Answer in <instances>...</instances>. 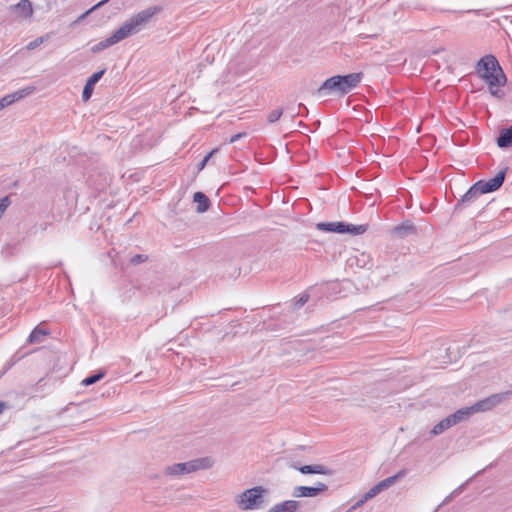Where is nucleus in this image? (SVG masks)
<instances>
[{"instance_id":"f257e3e1","label":"nucleus","mask_w":512,"mask_h":512,"mask_svg":"<svg viewBox=\"0 0 512 512\" xmlns=\"http://www.w3.org/2000/svg\"><path fill=\"white\" fill-rule=\"evenodd\" d=\"M160 10V7L151 6L138 12L137 14H134L116 31H114L111 36L92 46L91 52L99 53L102 50H105L119 43L120 41L138 33L147 23L150 22L154 15L160 12Z\"/></svg>"},{"instance_id":"f03ea898","label":"nucleus","mask_w":512,"mask_h":512,"mask_svg":"<svg viewBox=\"0 0 512 512\" xmlns=\"http://www.w3.org/2000/svg\"><path fill=\"white\" fill-rule=\"evenodd\" d=\"M362 77L361 72L332 76L326 79L315 93L318 97H325L332 93L345 95L359 85Z\"/></svg>"},{"instance_id":"7ed1b4c3","label":"nucleus","mask_w":512,"mask_h":512,"mask_svg":"<svg viewBox=\"0 0 512 512\" xmlns=\"http://www.w3.org/2000/svg\"><path fill=\"white\" fill-rule=\"evenodd\" d=\"M478 76L485 81L489 88L503 86L506 76L494 55H485L476 64Z\"/></svg>"},{"instance_id":"20e7f679","label":"nucleus","mask_w":512,"mask_h":512,"mask_svg":"<svg viewBox=\"0 0 512 512\" xmlns=\"http://www.w3.org/2000/svg\"><path fill=\"white\" fill-rule=\"evenodd\" d=\"M508 168H504L500 170L493 178L485 181L479 180L474 183L467 192L462 196V198L458 201L455 206V209H458L460 206L464 204L471 203L477 199L481 194L491 193L498 190L504 183L506 172Z\"/></svg>"},{"instance_id":"39448f33","label":"nucleus","mask_w":512,"mask_h":512,"mask_svg":"<svg viewBox=\"0 0 512 512\" xmlns=\"http://www.w3.org/2000/svg\"><path fill=\"white\" fill-rule=\"evenodd\" d=\"M267 490L262 486H255L242 492L236 498L238 507L242 510H255L264 503V494Z\"/></svg>"},{"instance_id":"423d86ee","label":"nucleus","mask_w":512,"mask_h":512,"mask_svg":"<svg viewBox=\"0 0 512 512\" xmlns=\"http://www.w3.org/2000/svg\"><path fill=\"white\" fill-rule=\"evenodd\" d=\"M210 466L209 458H200L188 462L176 463L166 468V474L172 476H179L189 474L200 469H205Z\"/></svg>"},{"instance_id":"0eeeda50","label":"nucleus","mask_w":512,"mask_h":512,"mask_svg":"<svg viewBox=\"0 0 512 512\" xmlns=\"http://www.w3.org/2000/svg\"><path fill=\"white\" fill-rule=\"evenodd\" d=\"M406 474H407V470L406 469H402L397 474H395L393 476H390V477H387L384 480L378 482L371 489H369L368 492L365 493V495L363 496V499L359 500L356 503L355 507L356 506H360L365 501L375 497L376 495H378L383 490L391 487L393 484L396 483L397 480L403 478Z\"/></svg>"},{"instance_id":"6e6552de","label":"nucleus","mask_w":512,"mask_h":512,"mask_svg":"<svg viewBox=\"0 0 512 512\" xmlns=\"http://www.w3.org/2000/svg\"><path fill=\"white\" fill-rule=\"evenodd\" d=\"M9 14L17 21L30 20L33 16V6L30 0H20L8 7Z\"/></svg>"},{"instance_id":"1a4fd4ad","label":"nucleus","mask_w":512,"mask_h":512,"mask_svg":"<svg viewBox=\"0 0 512 512\" xmlns=\"http://www.w3.org/2000/svg\"><path fill=\"white\" fill-rule=\"evenodd\" d=\"M512 395L511 391L493 394L485 399H482L474 404V410L477 412L488 411L500 403L507 400Z\"/></svg>"},{"instance_id":"9d476101","label":"nucleus","mask_w":512,"mask_h":512,"mask_svg":"<svg viewBox=\"0 0 512 512\" xmlns=\"http://www.w3.org/2000/svg\"><path fill=\"white\" fill-rule=\"evenodd\" d=\"M327 489L328 486L322 482H318L316 486H296L293 489L292 496L295 498L316 497L319 494L327 491Z\"/></svg>"},{"instance_id":"9b49d317","label":"nucleus","mask_w":512,"mask_h":512,"mask_svg":"<svg viewBox=\"0 0 512 512\" xmlns=\"http://www.w3.org/2000/svg\"><path fill=\"white\" fill-rule=\"evenodd\" d=\"M291 468L298 470L302 474H321L332 475V470L321 464L302 465L298 466L296 463L290 465Z\"/></svg>"},{"instance_id":"f8f14e48","label":"nucleus","mask_w":512,"mask_h":512,"mask_svg":"<svg viewBox=\"0 0 512 512\" xmlns=\"http://www.w3.org/2000/svg\"><path fill=\"white\" fill-rule=\"evenodd\" d=\"M105 71L106 70L103 69L98 72H95L88 78L82 91L83 101H88L91 98L95 84L102 78Z\"/></svg>"},{"instance_id":"ddd939ff","label":"nucleus","mask_w":512,"mask_h":512,"mask_svg":"<svg viewBox=\"0 0 512 512\" xmlns=\"http://www.w3.org/2000/svg\"><path fill=\"white\" fill-rule=\"evenodd\" d=\"M317 229L325 232H333L344 234L347 228V223L342 221L337 222H320L317 224Z\"/></svg>"},{"instance_id":"4468645a","label":"nucleus","mask_w":512,"mask_h":512,"mask_svg":"<svg viewBox=\"0 0 512 512\" xmlns=\"http://www.w3.org/2000/svg\"><path fill=\"white\" fill-rule=\"evenodd\" d=\"M496 143L502 149L512 147V125L500 130Z\"/></svg>"},{"instance_id":"2eb2a0df","label":"nucleus","mask_w":512,"mask_h":512,"mask_svg":"<svg viewBox=\"0 0 512 512\" xmlns=\"http://www.w3.org/2000/svg\"><path fill=\"white\" fill-rule=\"evenodd\" d=\"M299 502L295 500H286L271 507L267 512H297Z\"/></svg>"},{"instance_id":"dca6fc26","label":"nucleus","mask_w":512,"mask_h":512,"mask_svg":"<svg viewBox=\"0 0 512 512\" xmlns=\"http://www.w3.org/2000/svg\"><path fill=\"white\" fill-rule=\"evenodd\" d=\"M416 228L411 221H404L393 228V233L399 238H404L410 234H414Z\"/></svg>"},{"instance_id":"f3484780","label":"nucleus","mask_w":512,"mask_h":512,"mask_svg":"<svg viewBox=\"0 0 512 512\" xmlns=\"http://www.w3.org/2000/svg\"><path fill=\"white\" fill-rule=\"evenodd\" d=\"M477 412L474 410V405L471 407H465L457 410L455 413L449 415L452 422L456 425L466 419H468L473 413Z\"/></svg>"},{"instance_id":"a211bd4d","label":"nucleus","mask_w":512,"mask_h":512,"mask_svg":"<svg viewBox=\"0 0 512 512\" xmlns=\"http://www.w3.org/2000/svg\"><path fill=\"white\" fill-rule=\"evenodd\" d=\"M193 201L197 203V212L204 213L209 209L210 200L203 192H195L193 195Z\"/></svg>"},{"instance_id":"6ab92c4d","label":"nucleus","mask_w":512,"mask_h":512,"mask_svg":"<svg viewBox=\"0 0 512 512\" xmlns=\"http://www.w3.org/2000/svg\"><path fill=\"white\" fill-rule=\"evenodd\" d=\"M455 424L452 422L451 417L447 416L446 418L442 419L440 422H438L431 430V435L437 436L450 427L454 426Z\"/></svg>"},{"instance_id":"aec40b11","label":"nucleus","mask_w":512,"mask_h":512,"mask_svg":"<svg viewBox=\"0 0 512 512\" xmlns=\"http://www.w3.org/2000/svg\"><path fill=\"white\" fill-rule=\"evenodd\" d=\"M105 375H106V371L103 369H100V370L96 371L95 373L84 378L82 380L81 384L83 386L93 385V384L97 383L98 381H100L101 379H103L105 377Z\"/></svg>"},{"instance_id":"412c9836","label":"nucleus","mask_w":512,"mask_h":512,"mask_svg":"<svg viewBox=\"0 0 512 512\" xmlns=\"http://www.w3.org/2000/svg\"><path fill=\"white\" fill-rule=\"evenodd\" d=\"M48 331L45 329L40 328L39 326L35 327L32 332L30 333L28 337V342L33 343H39L42 341V338L46 335H48Z\"/></svg>"},{"instance_id":"4be33fe9","label":"nucleus","mask_w":512,"mask_h":512,"mask_svg":"<svg viewBox=\"0 0 512 512\" xmlns=\"http://www.w3.org/2000/svg\"><path fill=\"white\" fill-rule=\"evenodd\" d=\"M368 229V225H353L347 223V228L345 229V233H349L352 235H361L365 233Z\"/></svg>"},{"instance_id":"5701e85b","label":"nucleus","mask_w":512,"mask_h":512,"mask_svg":"<svg viewBox=\"0 0 512 512\" xmlns=\"http://www.w3.org/2000/svg\"><path fill=\"white\" fill-rule=\"evenodd\" d=\"M34 91V87H25L23 89H20L16 92L11 93L13 96L14 101H19L23 99L24 97L30 95Z\"/></svg>"},{"instance_id":"b1692460","label":"nucleus","mask_w":512,"mask_h":512,"mask_svg":"<svg viewBox=\"0 0 512 512\" xmlns=\"http://www.w3.org/2000/svg\"><path fill=\"white\" fill-rule=\"evenodd\" d=\"M110 0H101L100 2H98L97 4H95L94 6H92L89 10H87L85 13H83L82 15H80L78 17V19L75 21V23H79L81 22L83 19H85L89 14H91L92 12H94L95 10L99 9L100 7L104 6L106 3H108Z\"/></svg>"},{"instance_id":"393cba45","label":"nucleus","mask_w":512,"mask_h":512,"mask_svg":"<svg viewBox=\"0 0 512 512\" xmlns=\"http://www.w3.org/2000/svg\"><path fill=\"white\" fill-rule=\"evenodd\" d=\"M49 39V35L40 36L33 41L29 42L26 46L27 50H34Z\"/></svg>"},{"instance_id":"a878e982","label":"nucleus","mask_w":512,"mask_h":512,"mask_svg":"<svg viewBox=\"0 0 512 512\" xmlns=\"http://www.w3.org/2000/svg\"><path fill=\"white\" fill-rule=\"evenodd\" d=\"M282 115H283V109H281V108L274 109L269 112V114L267 116V121H268V123L273 124V123L277 122L281 118Z\"/></svg>"},{"instance_id":"bb28decb","label":"nucleus","mask_w":512,"mask_h":512,"mask_svg":"<svg viewBox=\"0 0 512 512\" xmlns=\"http://www.w3.org/2000/svg\"><path fill=\"white\" fill-rule=\"evenodd\" d=\"M218 152V148H215L213 149L212 151H210L200 162L199 164L197 165V170L198 171H201L204 169V167L207 165L208 161L210 160V158Z\"/></svg>"},{"instance_id":"cd10ccee","label":"nucleus","mask_w":512,"mask_h":512,"mask_svg":"<svg viewBox=\"0 0 512 512\" xmlns=\"http://www.w3.org/2000/svg\"><path fill=\"white\" fill-rule=\"evenodd\" d=\"M148 260V255L146 254H136L130 258V263L132 265H138L140 263L146 262Z\"/></svg>"},{"instance_id":"c85d7f7f","label":"nucleus","mask_w":512,"mask_h":512,"mask_svg":"<svg viewBox=\"0 0 512 512\" xmlns=\"http://www.w3.org/2000/svg\"><path fill=\"white\" fill-rule=\"evenodd\" d=\"M10 204H11V200H10L9 196L0 198V218L3 216L4 212L9 207Z\"/></svg>"},{"instance_id":"c756f323","label":"nucleus","mask_w":512,"mask_h":512,"mask_svg":"<svg viewBox=\"0 0 512 512\" xmlns=\"http://www.w3.org/2000/svg\"><path fill=\"white\" fill-rule=\"evenodd\" d=\"M15 101L13 99V96L11 94L5 95L0 99V110L3 108L13 104Z\"/></svg>"},{"instance_id":"7c9ffc66","label":"nucleus","mask_w":512,"mask_h":512,"mask_svg":"<svg viewBox=\"0 0 512 512\" xmlns=\"http://www.w3.org/2000/svg\"><path fill=\"white\" fill-rule=\"evenodd\" d=\"M309 299L308 294H302L294 303L295 308H301L304 304L307 303Z\"/></svg>"},{"instance_id":"2f4dec72","label":"nucleus","mask_w":512,"mask_h":512,"mask_svg":"<svg viewBox=\"0 0 512 512\" xmlns=\"http://www.w3.org/2000/svg\"><path fill=\"white\" fill-rule=\"evenodd\" d=\"M246 135H247L246 132L237 133V134H235V135L230 137L229 143H235L236 141H238L239 139L245 137Z\"/></svg>"},{"instance_id":"473e14b6","label":"nucleus","mask_w":512,"mask_h":512,"mask_svg":"<svg viewBox=\"0 0 512 512\" xmlns=\"http://www.w3.org/2000/svg\"><path fill=\"white\" fill-rule=\"evenodd\" d=\"M5 409H6V403L3 401H0V414H2Z\"/></svg>"},{"instance_id":"72a5a7b5","label":"nucleus","mask_w":512,"mask_h":512,"mask_svg":"<svg viewBox=\"0 0 512 512\" xmlns=\"http://www.w3.org/2000/svg\"><path fill=\"white\" fill-rule=\"evenodd\" d=\"M493 88L494 87L489 88V91H490L491 95L498 96V90L497 89H493Z\"/></svg>"},{"instance_id":"f704fd0d","label":"nucleus","mask_w":512,"mask_h":512,"mask_svg":"<svg viewBox=\"0 0 512 512\" xmlns=\"http://www.w3.org/2000/svg\"><path fill=\"white\" fill-rule=\"evenodd\" d=\"M10 367H11V364H7L4 371L0 374V378L2 377V375H4L7 372L8 369H10Z\"/></svg>"},{"instance_id":"c9c22d12","label":"nucleus","mask_w":512,"mask_h":512,"mask_svg":"<svg viewBox=\"0 0 512 512\" xmlns=\"http://www.w3.org/2000/svg\"><path fill=\"white\" fill-rule=\"evenodd\" d=\"M298 126H299V127H305L306 125H305L302 121H300V122L298 123Z\"/></svg>"},{"instance_id":"e433bc0d","label":"nucleus","mask_w":512,"mask_h":512,"mask_svg":"<svg viewBox=\"0 0 512 512\" xmlns=\"http://www.w3.org/2000/svg\"><path fill=\"white\" fill-rule=\"evenodd\" d=\"M298 115V112L292 114V118L296 117Z\"/></svg>"},{"instance_id":"4c0bfd02","label":"nucleus","mask_w":512,"mask_h":512,"mask_svg":"<svg viewBox=\"0 0 512 512\" xmlns=\"http://www.w3.org/2000/svg\"><path fill=\"white\" fill-rule=\"evenodd\" d=\"M43 379H40L37 383V385H40L42 383Z\"/></svg>"}]
</instances>
